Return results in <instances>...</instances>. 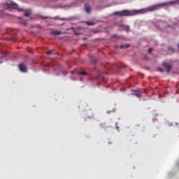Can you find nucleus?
Wrapping results in <instances>:
<instances>
[{"label":"nucleus","mask_w":179,"mask_h":179,"mask_svg":"<svg viewBox=\"0 0 179 179\" xmlns=\"http://www.w3.org/2000/svg\"><path fill=\"white\" fill-rule=\"evenodd\" d=\"M170 5H179V0L151 6L147 8L143 9V10L144 12H153L155 10H157V9H160V8H163V6H169Z\"/></svg>","instance_id":"nucleus-1"},{"label":"nucleus","mask_w":179,"mask_h":179,"mask_svg":"<svg viewBox=\"0 0 179 179\" xmlns=\"http://www.w3.org/2000/svg\"><path fill=\"white\" fill-rule=\"evenodd\" d=\"M114 15H118L120 17L122 16H134L135 15L134 13H132V11H129L128 10H123L122 11H115L113 13Z\"/></svg>","instance_id":"nucleus-2"},{"label":"nucleus","mask_w":179,"mask_h":179,"mask_svg":"<svg viewBox=\"0 0 179 179\" xmlns=\"http://www.w3.org/2000/svg\"><path fill=\"white\" fill-rule=\"evenodd\" d=\"M7 6L8 9H17V10H23V9H19V6L13 1H8Z\"/></svg>","instance_id":"nucleus-3"},{"label":"nucleus","mask_w":179,"mask_h":179,"mask_svg":"<svg viewBox=\"0 0 179 179\" xmlns=\"http://www.w3.org/2000/svg\"><path fill=\"white\" fill-rule=\"evenodd\" d=\"M19 69L21 72H27V67H26L23 64H20L19 65Z\"/></svg>","instance_id":"nucleus-4"},{"label":"nucleus","mask_w":179,"mask_h":179,"mask_svg":"<svg viewBox=\"0 0 179 179\" xmlns=\"http://www.w3.org/2000/svg\"><path fill=\"white\" fill-rule=\"evenodd\" d=\"M163 66H166V72H170V71H171V65L168 64L167 63H166V62H164L162 63Z\"/></svg>","instance_id":"nucleus-5"},{"label":"nucleus","mask_w":179,"mask_h":179,"mask_svg":"<svg viewBox=\"0 0 179 179\" xmlns=\"http://www.w3.org/2000/svg\"><path fill=\"white\" fill-rule=\"evenodd\" d=\"M50 34H52V36H60V34H62V32L61 31L54 30L51 31Z\"/></svg>","instance_id":"nucleus-6"},{"label":"nucleus","mask_w":179,"mask_h":179,"mask_svg":"<svg viewBox=\"0 0 179 179\" xmlns=\"http://www.w3.org/2000/svg\"><path fill=\"white\" fill-rule=\"evenodd\" d=\"M134 95L139 99L142 96V92H141V90H138L134 93Z\"/></svg>","instance_id":"nucleus-7"},{"label":"nucleus","mask_w":179,"mask_h":179,"mask_svg":"<svg viewBox=\"0 0 179 179\" xmlns=\"http://www.w3.org/2000/svg\"><path fill=\"white\" fill-rule=\"evenodd\" d=\"M90 10H92V8H90L89 5L85 4V12H87V13H90Z\"/></svg>","instance_id":"nucleus-8"},{"label":"nucleus","mask_w":179,"mask_h":179,"mask_svg":"<svg viewBox=\"0 0 179 179\" xmlns=\"http://www.w3.org/2000/svg\"><path fill=\"white\" fill-rule=\"evenodd\" d=\"M24 12V16H26V17H29L30 16V10H25Z\"/></svg>","instance_id":"nucleus-9"},{"label":"nucleus","mask_w":179,"mask_h":179,"mask_svg":"<svg viewBox=\"0 0 179 179\" xmlns=\"http://www.w3.org/2000/svg\"><path fill=\"white\" fill-rule=\"evenodd\" d=\"M77 75H82L83 76H86L87 73L86 71H80V72H77Z\"/></svg>","instance_id":"nucleus-10"},{"label":"nucleus","mask_w":179,"mask_h":179,"mask_svg":"<svg viewBox=\"0 0 179 179\" xmlns=\"http://www.w3.org/2000/svg\"><path fill=\"white\" fill-rule=\"evenodd\" d=\"M120 48L122 49V48H129V44L127 43L125 45H120Z\"/></svg>","instance_id":"nucleus-11"},{"label":"nucleus","mask_w":179,"mask_h":179,"mask_svg":"<svg viewBox=\"0 0 179 179\" xmlns=\"http://www.w3.org/2000/svg\"><path fill=\"white\" fill-rule=\"evenodd\" d=\"M87 26H94V24H95V23L93 22H87Z\"/></svg>","instance_id":"nucleus-12"},{"label":"nucleus","mask_w":179,"mask_h":179,"mask_svg":"<svg viewBox=\"0 0 179 179\" xmlns=\"http://www.w3.org/2000/svg\"><path fill=\"white\" fill-rule=\"evenodd\" d=\"M168 50H169V51H172V52H174V48L169 47V48H168Z\"/></svg>","instance_id":"nucleus-13"},{"label":"nucleus","mask_w":179,"mask_h":179,"mask_svg":"<svg viewBox=\"0 0 179 179\" xmlns=\"http://www.w3.org/2000/svg\"><path fill=\"white\" fill-rule=\"evenodd\" d=\"M53 51L52 50H49L47 54L48 55H51L52 54Z\"/></svg>","instance_id":"nucleus-14"},{"label":"nucleus","mask_w":179,"mask_h":179,"mask_svg":"<svg viewBox=\"0 0 179 179\" xmlns=\"http://www.w3.org/2000/svg\"><path fill=\"white\" fill-rule=\"evenodd\" d=\"M152 51H153V49H152V48H150V49L148 50L149 54H152Z\"/></svg>","instance_id":"nucleus-15"},{"label":"nucleus","mask_w":179,"mask_h":179,"mask_svg":"<svg viewBox=\"0 0 179 179\" xmlns=\"http://www.w3.org/2000/svg\"><path fill=\"white\" fill-rule=\"evenodd\" d=\"M158 71H159L160 72H164V71L162 70V69H158Z\"/></svg>","instance_id":"nucleus-16"},{"label":"nucleus","mask_w":179,"mask_h":179,"mask_svg":"<svg viewBox=\"0 0 179 179\" xmlns=\"http://www.w3.org/2000/svg\"><path fill=\"white\" fill-rule=\"evenodd\" d=\"M113 37L114 38H117V35H113Z\"/></svg>","instance_id":"nucleus-17"},{"label":"nucleus","mask_w":179,"mask_h":179,"mask_svg":"<svg viewBox=\"0 0 179 179\" xmlns=\"http://www.w3.org/2000/svg\"><path fill=\"white\" fill-rule=\"evenodd\" d=\"M145 59L147 60L148 59V57L145 56Z\"/></svg>","instance_id":"nucleus-18"},{"label":"nucleus","mask_w":179,"mask_h":179,"mask_svg":"<svg viewBox=\"0 0 179 179\" xmlns=\"http://www.w3.org/2000/svg\"><path fill=\"white\" fill-rule=\"evenodd\" d=\"M43 19H47V17H44Z\"/></svg>","instance_id":"nucleus-19"},{"label":"nucleus","mask_w":179,"mask_h":179,"mask_svg":"<svg viewBox=\"0 0 179 179\" xmlns=\"http://www.w3.org/2000/svg\"><path fill=\"white\" fill-rule=\"evenodd\" d=\"M128 29H129V27H127V30H128Z\"/></svg>","instance_id":"nucleus-20"},{"label":"nucleus","mask_w":179,"mask_h":179,"mask_svg":"<svg viewBox=\"0 0 179 179\" xmlns=\"http://www.w3.org/2000/svg\"><path fill=\"white\" fill-rule=\"evenodd\" d=\"M137 12H138V10L136 11V13H137Z\"/></svg>","instance_id":"nucleus-21"}]
</instances>
